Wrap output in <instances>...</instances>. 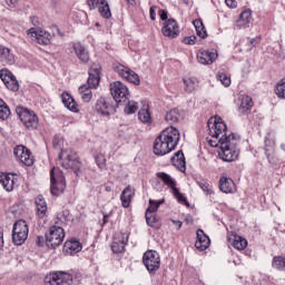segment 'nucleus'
<instances>
[{
  "label": "nucleus",
  "instance_id": "nucleus-37",
  "mask_svg": "<svg viewBox=\"0 0 285 285\" xmlns=\"http://www.w3.org/2000/svg\"><path fill=\"white\" fill-rule=\"evenodd\" d=\"M99 13L104 19H110L112 13L110 12V4H108L107 0H100V6L98 7Z\"/></svg>",
  "mask_w": 285,
  "mask_h": 285
},
{
  "label": "nucleus",
  "instance_id": "nucleus-40",
  "mask_svg": "<svg viewBox=\"0 0 285 285\" xmlns=\"http://www.w3.org/2000/svg\"><path fill=\"white\" fill-rule=\"evenodd\" d=\"M275 95L278 99H285V77L275 87Z\"/></svg>",
  "mask_w": 285,
  "mask_h": 285
},
{
  "label": "nucleus",
  "instance_id": "nucleus-61",
  "mask_svg": "<svg viewBox=\"0 0 285 285\" xmlns=\"http://www.w3.org/2000/svg\"><path fill=\"white\" fill-rule=\"evenodd\" d=\"M105 190H106L107 193H110V191L112 190V187L106 186V187H105Z\"/></svg>",
  "mask_w": 285,
  "mask_h": 285
},
{
  "label": "nucleus",
  "instance_id": "nucleus-10",
  "mask_svg": "<svg viewBox=\"0 0 285 285\" xmlns=\"http://www.w3.org/2000/svg\"><path fill=\"white\" fill-rule=\"evenodd\" d=\"M46 285H71L72 275L66 272H56L45 277Z\"/></svg>",
  "mask_w": 285,
  "mask_h": 285
},
{
  "label": "nucleus",
  "instance_id": "nucleus-50",
  "mask_svg": "<svg viewBox=\"0 0 285 285\" xmlns=\"http://www.w3.org/2000/svg\"><path fill=\"white\" fill-rule=\"evenodd\" d=\"M63 142V140H61V138H59V137H55L53 138V141H52V144H53V148H56V150H61V144Z\"/></svg>",
  "mask_w": 285,
  "mask_h": 285
},
{
  "label": "nucleus",
  "instance_id": "nucleus-48",
  "mask_svg": "<svg viewBox=\"0 0 285 285\" xmlns=\"http://www.w3.org/2000/svg\"><path fill=\"white\" fill-rule=\"evenodd\" d=\"M89 10H97L101 6V0H87Z\"/></svg>",
  "mask_w": 285,
  "mask_h": 285
},
{
  "label": "nucleus",
  "instance_id": "nucleus-54",
  "mask_svg": "<svg viewBox=\"0 0 285 285\" xmlns=\"http://www.w3.org/2000/svg\"><path fill=\"white\" fill-rule=\"evenodd\" d=\"M6 3L9 8H17V0H6Z\"/></svg>",
  "mask_w": 285,
  "mask_h": 285
},
{
  "label": "nucleus",
  "instance_id": "nucleus-32",
  "mask_svg": "<svg viewBox=\"0 0 285 285\" xmlns=\"http://www.w3.org/2000/svg\"><path fill=\"white\" fill-rule=\"evenodd\" d=\"M62 104L68 110L71 112H79V107L77 106V102L75 101V98L70 96L69 94H62Z\"/></svg>",
  "mask_w": 285,
  "mask_h": 285
},
{
  "label": "nucleus",
  "instance_id": "nucleus-24",
  "mask_svg": "<svg viewBox=\"0 0 285 285\" xmlns=\"http://www.w3.org/2000/svg\"><path fill=\"white\" fill-rule=\"evenodd\" d=\"M81 243L76 239H71L65 243L63 245V253L67 255H77V253H81Z\"/></svg>",
  "mask_w": 285,
  "mask_h": 285
},
{
  "label": "nucleus",
  "instance_id": "nucleus-57",
  "mask_svg": "<svg viewBox=\"0 0 285 285\" xmlns=\"http://www.w3.org/2000/svg\"><path fill=\"white\" fill-rule=\"evenodd\" d=\"M0 248H3V230L0 229Z\"/></svg>",
  "mask_w": 285,
  "mask_h": 285
},
{
  "label": "nucleus",
  "instance_id": "nucleus-36",
  "mask_svg": "<svg viewBox=\"0 0 285 285\" xmlns=\"http://www.w3.org/2000/svg\"><path fill=\"white\" fill-rule=\"evenodd\" d=\"M239 102V110H242V112H246L253 108V98L249 96H242Z\"/></svg>",
  "mask_w": 285,
  "mask_h": 285
},
{
  "label": "nucleus",
  "instance_id": "nucleus-12",
  "mask_svg": "<svg viewBox=\"0 0 285 285\" xmlns=\"http://www.w3.org/2000/svg\"><path fill=\"white\" fill-rule=\"evenodd\" d=\"M161 206L159 200H149V207L146 210V222L151 228H159V223L157 222V210Z\"/></svg>",
  "mask_w": 285,
  "mask_h": 285
},
{
  "label": "nucleus",
  "instance_id": "nucleus-43",
  "mask_svg": "<svg viewBox=\"0 0 285 285\" xmlns=\"http://www.w3.org/2000/svg\"><path fill=\"white\" fill-rule=\"evenodd\" d=\"M4 86L8 88V90H11L12 92H17L19 90V81L17 80V77L7 80V82H4Z\"/></svg>",
  "mask_w": 285,
  "mask_h": 285
},
{
  "label": "nucleus",
  "instance_id": "nucleus-42",
  "mask_svg": "<svg viewBox=\"0 0 285 285\" xmlns=\"http://www.w3.org/2000/svg\"><path fill=\"white\" fill-rule=\"evenodd\" d=\"M273 268H277V271H285V257H282V256L274 257Z\"/></svg>",
  "mask_w": 285,
  "mask_h": 285
},
{
  "label": "nucleus",
  "instance_id": "nucleus-21",
  "mask_svg": "<svg viewBox=\"0 0 285 285\" xmlns=\"http://www.w3.org/2000/svg\"><path fill=\"white\" fill-rule=\"evenodd\" d=\"M253 19V13L250 10H245L240 13L239 18L234 23V28L236 30H245V28H248L250 26V21Z\"/></svg>",
  "mask_w": 285,
  "mask_h": 285
},
{
  "label": "nucleus",
  "instance_id": "nucleus-13",
  "mask_svg": "<svg viewBox=\"0 0 285 285\" xmlns=\"http://www.w3.org/2000/svg\"><path fill=\"white\" fill-rule=\"evenodd\" d=\"M27 35L32 41H37V43H39L40 46H49L52 39L50 32L41 29L37 30V28L29 29L27 31Z\"/></svg>",
  "mask_w": 285,
  "mask_h": 285
},
{
  "label": "nucleus",
  "instance_id": "nucleus-53",
  "mask_svg": "<svg viewBox=\"0 0 285 285\" xmlns=\"http://www.w3.org/2000/svg\"><path fill=\"white\" fill-rule=\"evenodd\" d=\"M156 10H157V7H150L149 14H150L151 21H155V19H156V14H155Z\"/></svg>",
  "mask_w": 285,
  "mask_h": 285
},
{
  "label": "nucleus",
  "instance_id": "nucleus-9",
  "mask_svg": "<svg viewBox=\"0 0 285 285\" xmlns=\"http://www.w3.org/2000/svg\"><path fill=\"white\" fill-rule=\"evenodd\" d=\"M114 70L119 75V77L129 83H134V86H139V83H141V80H139V75L121 63L114 65Z\"/></svg>",
  "mask_w": 285,
  "mask_h": 285
},
{
  "label": "nucleus",
  "instance_id": "nucleus-2",
  "mask_svg": "<svg viewBox=\"0 0 285 285\" xmlns=\"http://www.w3.org/2000/svg\"><path fill=\"white\" fill-rule=\"evenodd\" d=\"M179 139H181L179 129L175 128L174 126L167 127L155 139L154 154L158 155V157H164V155L173 153V150L177 148Z\"/></svg>",
  "mask_w": 285,
  "mask_h": 285
},
{
  "label": "nucleus",
  "instance_id": "nucleus-5",
  "mask_svg": "<svg viewBox=\"0 0 285 285\" xmlns=\"http://www.w3.org/2000/svg\"><path fill=\"white\" fill-rule=\"evenodd\" d=\"M16 112L26 128H39V117L37 114H35V111L28 110L23 107H17Z\"/></svg>",
  "mask_w": 285,
  "mask_h": 285
},
{
  "label": "nucleus",
  "instance_id": "nucleus-28",
  "mask_svg": "<svg viewBox=\"0 0 285 285\" xmlns=\"http://www.w3.org/2000/svg\"><path fill=\"white\" fill-rule=\"evenodd\" d=\"M171 164H173V166L178 168V170H180L181 173H185L186 171V158L184 157V151H181V150L177 151L174 155V157H171Z\"/></svg>",
  "mask_w": 285,
  "mask_h": 285
},
{
  "label": "nucleus",
  "instance_id": "nucleus-59",
  "mask_svg": "<svg viewBox=\"0 0 285 285\" xmlns=\"http://www.w3.org/2000/svg\"><path fill=\"white\" fill-rule=\"evenodd\" d=\"M110 215L106 214L104 216V224H108V219H109Z\"/></svg>",
  "mask_w": 285,
  "mask_h": 285
},
{
  "label": "nucleus",
  "instance_id": "nucleus-26",
  "mask_svg": "<svg viewBox=\"0 0 285 285\" xmlns=\"http://www.w3.org/2000/svg\"><path fill=\"white\" fill-rule=\"evenodd\" d=\"M0 61L2 63H7L8 66H12L17 59L14 58V53L10 48L0 47Z\"/></svg>",
  "mask_w": 285,
  "mask_h": 285
},
{
  "label": "nucleus",
  "instance_id": "nucleus-45",
  "mask_svg": "<svg viewBox=\"0 0 285 285\" xmlns=\"http://www.w3.org/2000/svg\"><path fill=\"white\" fill-rule=\"evenodd\" d=\"M125 104H127V106L125 107V112L127 115H132L137 112V102L127 100Z\"/></svg>",
  "mask_w": 285,
  "mask_h": 285
},
{
  "label": "nucleus",
  "instance_id": "nucleus-39",
  "mask_svg": "<svg viewBox=\"0 0 285 285\" xmlns=\"http://www.w3.org/2000/svg\"><path fill=\"white\" fill-rule=\"evenodd\" d=\"M194 26L200 39H206V37H208V33L206 32V27H204V22H202V20H195Z\"/></svg>",
  "mask_w": 285,
  "mask_h": 285
},
{
  "label": "nucleus",
  "instance_id": "nucleus-20",
  "mask_svg": "<svg viewBox=\"0 0 285 285\" xmlns=\"http://www.w3.org/2000/svg\"><path fill=\"white\" fill-rule=\"evenodd\" d=\"M229 244L236 248V250H244L246 246H248V240L246 238L239 236L237 233H230L227 236Z\"/></svg>",
  "mask_w": 285,
  "mask_h": 285
},
{
  "label": "nucleus",
  "instance_id": "nucleus-49",
  "mask_svg": "<svg viewBox=\"0 0 285 285\" xmlns=\"http://www.w3.org/2000/svg\"><path fill=\"white\" fill-rule=\"evenodd\" d=\"M196 41H197V37L195 36L185 37L183 39V43H185L186 46H195Z\"/></svg>",
  "mask_w": 285,
  "mask_h": 285
},
{
  "label": "nucleus",
  "instance_id": "nucleus-22",
  "mask_svg": "<svg viewBox=\"0 0 285 285\" xmlns=\"http://www.w3.org/2000/svg\"><path fill=\"white\" fill-rule=\"evenodd\" d=\"M72 48L80 63H88V61H90V52L83 45L76 42L72 45Z\"/></svg>",
  "mask_w": 285,
  "mask_h": 285
},
{
  "label": "nucleus",
  "instance_id": "nucleus-25",
  "mask_svg": "<svg viewBox=\"0 0 285 285\" xmlns=\"http://www.w3.org/2000/svg\"><path fill=\"white\" fill-rule=\"evenodd\" d=\"M134 197H135V188L130 186L125 188L120 195V202H121L122 208H129Z\"/></svg>",
  "mask_w": 285,
  "mask_h": 285
},
{
  "label": "nucleus",
  "instance_id": "nucleus-1",
  "mask_svg": "<svg viewBox=\"0 0 285 285\" xmlns=\"http://www.w3.org/2000/svg\"><path fill=\"white\" fill-rule=\"evenodd\" d=\"M209 136L207 142L212 148L219 146L218 155L223 161H235L239 157V136L228 131L226 122L219 117L214 118L208 122Z\"/></svg>",
  "mask_w": 285,
  "mask_h": 285
},
{
  "label": "nucleus",
  "instance_id": "nucleus-56",
  "mask_svg": "<svg viewBox=\"0 0 285 285\" xmlns=\"http://www.w3.org/2000/svg\"><path fill=\"white\" fill-rule=\"evenodd\" d=\"M37 244H38V246H43V237L38 236L37 237Z\"/></svg>",
  "mask_w": 285,
  "mask_h": 285
},
{
  "label": "nucleus",
  "instance_id": "nucleus-63",
  "mask_svg": "<svg viewBox=\"0 0 285 285\" xmlns=\"http://www.w3.org/2000/svg\"><path fill=\"white\" fill-rule=\"evenodd\" d=\"M282 150H284V151H285V145H282Z\"/></svg>",
  "mask_w": 285,
  "mask_h": 285
},
{
  "label": "nucleus",
  "instance_id": "nucleus-16",
  "mask_svg": "<svg viewBox=\"0 0 285 285\" xmlns=\"http://www.w3.org/2000/svg\"><path fill=\"white\" fill-rule=\"evenodd\" d=\"M95 110L100 115L108 117L110 112H115V105H112V99L100 97L95 105Z\"/></svg>",
  "mask_w": 285,
  "mask_h": 285
},
{
  "label": "nucleus",
  "instance_id": "nucleus-7",
  "mask_svg": "<svg viewBox=\"0 0 285 285\" xmlns=\"http://www.w3.org/2000/svg\"><path fill=\"white\" fill-rule=\"evenodd\" d=\"M59 159L62 160L61 166L62 168H71V170H75L77 174V170L81 168V163L79 161V158H77V154L72 150H61L58 155Z\"/></svg>",
  "mask_w": 285,
  "mask_h": 285
},
{
  "label": "nucleus",
  "instance_id": "nucleus-23",
  "mask_svg": "<svg viewBox=\"0 0 285 285\" xmlns=\"http://www.w3.org/2000/svg\"><path fill=\"white\" fill-rule=\"evenodd\" d=\"M197 239L195 243V247L197 250L204 252L210 246V238L206 235L202 229L196 232Z\"/></svg>",
  "mask_w": 285,
  "mask_h": 285
},
{
  "label": "nucleus",
  "instance_id": "nucleus-35",
  "mask_svg": "<svg viewBox=\"0 0 285 285\" xmlns=\"http://www.w3.org/2000/svg\"><path fill=\"white\" fill-rule=\"evenodd\" d=\"M180 118L181 114L179 112V109H171L165 116L166 122L171 125L177 124V121H179Z\"/></svg>",
  "mask_w": 285,
  "mask_h": 285
},
{
  "label": "nucleus",
  "instance_id": "nucleus-30",
  "mask_svg": "<svg viewBox=\"0 0 285 285\" xmlns=\"http://www.w3.org/2000/svg\"><path fill=\"white\" fill-rule=\"evenodd\" d=\"M219 188L222 193H225V194L235 193V181H233L228 177L223 176L219 179Z\"/></svg>",
  "mask_w": 285,
  "mask_h": 285
},
{
  "label": "nucleus",
  "instance_id": "nucleus-64",
  "mask_svg": "<svg viewBox=\"0 0 285 285\" xmlns=\"http://www.w3.org/2000/svg\"><path fill=\"white\" fill-rule=\"evenodd\" d=\"M127 3H132V0H127Z\"/></svg>",
  "mask_w": 285,
  "mask_h": 285
},
{
  "label": "nucleus",
  "instance_id": "nucleus-27",
  "mask_svg": "<svg viewBox=\"0 0 285 285\" xmlns=\"http://www.w3.org/2000/svg\"><path fill=\"white\" fill-rule=\"evenodd\" d=\"M101 81V76L99 68H94L89 70V78L87 80L88 88H98L99 82Z\"/></svg>",
  "mask_w": 285,
  "mask_h": 285
},
{
  "label": "nucleus",
  "instance_id": "nucleus-3",
  "mask_svg": "<svg viewBox=\"0 0 285 285\" xmlns=\"http://www.w3.org/2000/svg\"><path fill=\"white\" fill-rule=\"evenodd\" d=\"M50 190L51 195L58 197L63 190H66V177L59 167H53L50 171Z\"/></svg>",
  "mask_w": 285,
  "mask_h": 285
},
{
  "label": "nucleus",
  "instance_id": "nucleus-51",
  "mask_svg": "<svg viewBox=\"0 0 285 285\" xmlns=\"http://www.w3.org/2000/svg\"><path fill=\"white\" fill-rule=\"evenodd\" d=\"M158 13L160 16L161 21H166V19H168V11H166L164 9H159Z\"/></svg>",
  "mask_w": 285,
  "mask_h": 285
},
{
  "label": "nucleus",
  "instance_id": "nucleus-14",
  "mask_svg": "<svg viewBox=\"0 0 285 285\" xmlns=\"http://www.w3.org/2000/svg\"><path fill=\"white\" fill-rule=\"evenodd\" d=\"M129 235L130 234L128 232H118L114 235V240L111 245L112 253L119 254L126 250V244H128Z\"/></svg>",
  "mask_w": 285,
  "mask_h": 285
},
{
  "label": "nucleus",
  "instance_id": "nucleus-62",
  "mask_svg": "<svg viewBox=\"0 0 285 285\" xmlns=\"http://www.w3.org/2000/svg\"><path fill=\"white\" fill-rule=\"evenodd\" d=\"M138 119H140V121H144V120L141 119V111L138 112Z\"/></svg>",
  "mask_w": 285,
  "mask_h": 285
},
{
  "label": "nucleus",
  "instance_id": "nucleus-47",
  "mask_svg": "<svg viewBox=\"0 0 285 285\" xmlns=\"http://www.w3.org/2000/svg\"><path fill=\"white\" fill-rule=\"evenodd\" d=\"M96 164L100 170H104V168H106V156H104V154H98L96 156Z\"/></svg>",
  "mask_w": 285,
  "mask_h": 285
},
{
  "label": "nucleus",
  "instance_id": "nucleus-55",
  "mask_svg": "<svg viewBox=\"0 0 285 285\" xmlns=\"http://www.w3.org/2000/svg\"><path fill=\"white\" fill-rule=\"evenodd\" d=\"M30 19H31V23H32L33 26H39V18H37V17H31Z\"/></svg>",
  "mask_w": 285,
  "mask_h": 285
},
{
  "label": "nucleus",
  "instance_id": "nucleus-15",
  "mask_svg": "<svg viewBox=\"0 0 285 285\" xmlns=\"http://www.w3.org/2000/svg\"><path fill=\"white\" fill-rule=\"evenodd\" d=\"M157 175L159 179H161V181L166 184V186L171 188L173 195L176 197V199H178L179 204H186V197H184V195L179 193V189H177V184L175 183V180H173V177H170V175L166 173H158Z\"/></svg>",
  "mask_w": 285,
  "mask_h": 285
},
{
  "label": "nucleus",
  "instance_id": "nucleus-29",
  "mask_svg": "<svg viewBox=\"0 0 285 285\" xmlns=\"http://www.w3.org/2000/svg\"><path fill=\"white\" fill-rule=\"evenodd\" d=\"M0 184H2L4 190H7L8 193H11V190H14V175L1 174Z\"/></svg>",
  "mask_w": 285,
  "mask_h": 285
},
{
  "label": "nucleus",
  "instance_id": "nucleus-17",
  "mask_svg": "<svg viewBox=\"0 0 285 285\" xmlns=\"http://www.w3.org/2000/svg\"><path fill=\"white\" fill-rule=\"evenodd\" d=\"M13 155L17 157V159L24 164V166H32L35 164V159L30 155V150L23 145L14 147Z\"/></svg>",
  "mask_w": 285,
  "mask_h": 285
},
{
  "label": "nucleus",
  "instance_id": "nucleus-41",
  "mask_svg": "<svg viewBox=\"0 0 285 285\" xmlns=\"http://www.w3.org/2000/svg\"><path fill=\"white\" fill-rule=\"evenodd\" d=\"M10 117V107L6 105L3 99H0V119H8Z\"/></svg>",
  "mask_w": 285,
  "mask_h": 285
},
{
  "label": "nucleus",
  "instance_id": "nucleus-46",
  "mask_svg": "<svg viewBox=\"0 0 285 285\" xmlns=\"http://www.w3.org/2000/svg\"><path fill=\"white\" fill-rule=\"evenodd\" d=\"M217 79L218 81H220V83H223V86H225V88H228V86H230V77H228L226 73H218Z\"/></svg>",
  "mask_w": 285,
  "mask_h": 285
},
{
  "label": "nucleus",
  "instance_id": "nucleus-33",
  "mask_svg": "<svg viewBox=\"0 0 285 285\" xmlns=\"http://www.w3.org/2000/svg\"><path fill=\"white\" fill-rule=\"evenodd\" d=\"M144 128L147 132H150L155 128V119L150 112V107L147 105L144 114Z\"/></svg>",
  "mask_w": 285,
  "mask_h": 285
},
{
  "label": "nucleus",
  "instance_id": "nucleus-52",
  "mask_svg": "<svg viewBox=\"0 0 285 285\" xmlns=\"http://www.w3.org/2000/svg\"><path fill=\"white\" fill-rule=\"evenodd\" d=\"M225 3L228 8H236L237 1L236 0H225Z\"/></svg>",
  "mask_w": 285,
  "mask_h": 285
},
{
  "label": "nucleus",
  "instance_id": "nucleus-8",
  "mask_svg": "<svg viewBox=\"0 0 285 285\" xmlns=\"http://www.w3.org/2000/svg\"><path fill=\"white\" fill-rule=\"evenodd\" d=\"M65 237L66 232L61 227L52 226L50 227L49 233L46 234L47 246L57 248V246H61Z\"/></svg>",
  "mask_w": 285,
  "mask_h": 285
},
{
  "label": "nucleus",
  "instance_id": "nucleus-6",
  "mask_svg": "<svg viewBox=\"0 0 285 285\" xmlns=\"http://www.w3.org/2000/svg\"><path fill=\"white\" fill-rule=\"evenodd\" d=\"M110 92L114 101L117 104H126L130 99V91L121 81L111 82Z\"/></svg>",
  "mask_w": 285,
  "mask_h": 285
},
{
  "label": "nucleus",
  "instance_id": "nucleus-31",
  "mask_svg": "<svg viewBox=\"0 0 285 285\" xmlns=\"http://www.w3.org/2000/svg\"><path fill=\"white\" fill-rule=\"evenodd\" d=\"M36 206L38 210V216L40 219H43L46 217V213H48V204L46 203V198H43L41 195L36 197Z\"/></svg>",
  "mask_w": 285,
  "mask_h": 285
},
{
  "label": "nucleus",
  "instance_id": "nucleus-44",
  "mask_svg": "<svg viewBox=\"0 0 285 285\" xmlns=\"http://www.w3.org/2000/svg\"><path fill=\"white\" fill-rule=\"evenodd\" d=\"M14 75H12V71L9 69H1L0 70V79L3 81V83L10 81L13 79Z\"/></svg>",
  "mask_w": 285,
  "mask_h": 285
},
{
  "label": "nucleus",
  "instance_id": "nucleus-18",
  "mask_svg": "<svg viewBox=\"0 0 285 285\" xmlns=\"http://www.w3.org/2000/svg\"><path fill=\"white\" fill-rule=\"evenodd\" d=\"M161 32L168 39H177L179 37V24L175 19H169L164 22Z\"/></svg>",
  "mask_w": 285,
  "mask_h": 285
},
{
  "label": "nucleus",
  "instance_id": "nucleus-58",
  "mask_svg": "<svg viewBox=\"0 0 285 285\" xmlns=\"http://www.w3.org/2000/svg\"><path fill=\"white\" fill-rule=\"evenodd\" d=\"M173 224H176V226H178V228H181V226H183L181 220H173Z\"/></svg>",
  "mask_w": 285,
  "mask_h": 285
},
{
  "label": "nucleus",
  "instance_id": "nucleus-4",
  "mask_svg": "<svg viewBox=\"0 0 285 285\" xmlns=\"http://www.w3.org/2000/svg\"><path fill=\"white\" fill-rule=\"evenodd\" d=\"M28 223L23 219H20L13 224L12 228V242L16 246H23L26 239H28Z\"/></svg>",
  "mask_w": 285,
  "mask_h": 285
},
{
  "label": "nucleus",
  "instance_id": "nucleus-11",
  "mask_svg": "<svg viewBox=\"0 0 285 285\" xmlns=\"http://www.w3.org/2000/svg\"><path fill=\"white\" fill-rule=\"evenodd\" d=\"M144 264L148 273H157L159 266L161 265V258H159V253L156 250H148L144 254Z\"/></svg>",
  "mask_w": 285,
  "mask_h": 285
},
{
  "label": "nucleus",
  "instance_id": "nucleus-34",
  "mask_svg": "<svg viewBox=\"0 0 285 285\" xmlns=\"http://www.w3.org/2000/svg\"><path fill=\"white\" fill-rule=\"evenodd\" d=\"M78 92L85 104L90 102V99H92V89L86 85L79 87Z\"/></svg>",
  "mask_w": 285,
  "mask_h": 285
},
{
  "label": "nucleus",
  "instance_id": "nucleus-38",
  "mask_svg": "<svg viewBox=\"0 0 285 285\" xmlns=\"http://www.w3.org/2000/svg\"><path fill=\"white\" fill-rule=\"evenodd\" d=\"M184 85H185L186 92H193L194 90H197V86H199V81L195 78H187V79H184Z\"/></svg>",
  "mask_w": 285,
  "mask_h": 285
},
{
  "label": "nucleus",
  "instance_id": "nucleus-19",
  "mask_svg": "<svg viewBox=\"0 0 285 285\" xmlns=\"http://www.w3.org/2000/svg\"><path fill=\"white\" fill-rule=\"evenodd\" d=\"M217 51L215 50H204L200 49L197 52V60L203 65V66H210L212 63H215L217 61Z\"/></svg>",
  "mask_w": 285,
  "mask_h": 285
},
{
  "label": "nucleus",
  "instance_id": "nucleus-60",
  "mask_svg": "<svg viewBox=\"0 0 285 285\" xmlns=\"http://www.w3.org/2000/svg\"><path fill=\"white\" fill-rule=\"evenodd\" d=\"M202 188H203V190L206 191L207 195H208V193H210V190L208 189V186H203Z\"/></svg>",
  "mask_w": 285,
  "mask_h": 285
}]
</instances>
